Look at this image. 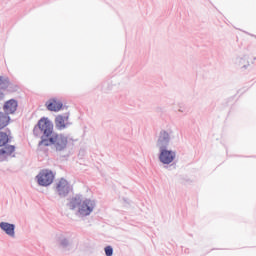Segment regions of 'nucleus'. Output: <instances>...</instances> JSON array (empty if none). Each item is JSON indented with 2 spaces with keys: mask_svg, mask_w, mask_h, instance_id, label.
<instances>
[{
  "mask_svg": "<svg viewBox=\"0 0 256 256\" xmlns=\"http://www.w3.org/2000/svg\"><path fill=\"white\" fill-rule=\"evenodd\" d=\"M35 137H40L39 147H52L57 153L67 149L69 139L63 134L53 132V122L47 118H41L33 129Z\"/></svg>",
  "mask_w": 256,
  "mask_h": 256,
  "instance_id": "obj_1",
  "label": "nucleus"
},
{
  "mask_svg": "<svg viewBox=\"0 0 256 256\" xmlns=\"http://www.w3.org/2000/svg\"><path fill=\"white\" fill-rule=\"evenodd\" d=\"M67 207L71 211L76 210L75 215L77 217H89L97 207V203L89 198L83 200V195L76 194L68 200Z\"/></svg>",
  "mask_w": 256,
  "mask_h": 256,
  "instance_id": "obj_2",
  "label": "nucleus"
},
{
  "mask_svg": "<svg viewBox=\"0 0 256 256\" xmlns=\"http://www.w3.org/2000/svg\"><path fill=\"white\" fill-rule=\"evenodd\" d=\"M171 139H175L173 130H161L156 140V148L158 150L167 149L169 143H171Z\"/></svg>",
  "mask_w": 256,
  "mask_h": 256,
  "instance_id": "obj_3",
  "label": "nucleus"
},
{
  "mask_svg": "<svg viewBox=\"0 0 256 256\" xmlns=\"http://www.w3.org/2000/svg\"><path fill=\"white\" fill-rule=\"evenodd\" d=\"M55 179V175L53 174V171L44 169L39 172V174L36 176V181L40 187H49L53 183Z\"/></svg>",
  "mask_w": 256,
  "mask_h": 256,
  "instance_id": "obj_4",
  "label": "nucleus"
},
{
  "mask_svg": "<svg viewBox=\"0 0 256 256\" xmlns=\"http://www.w3.org/2000/svg\"><path fill=\"white\" fill-rule=\"evenodd\" d=\"M158 151V160L160 163H162V165H171V163L177 159V152L175 150L162 148Z\"/></svg>",
  "mask_w": 256,
  "mask_h": 256,
  "instance_id": "obj_5",
  "label": "nucleus"
},
{
  "mask_svg": "<svg viewBox=\"0 0 256 256\" xmlns=\"http://www.w3.org/2000/svg\"><path fill=\"white\" fill-rule=\"evenodd\" d=\"M73 191V186L69 184V181H67L65 178H61L56 183V193L61 198L64 199Z\"/></svg>",
  "mask_w": 256,
  "mask_h": 256,
  "instance_id": "obj_6",
  "label": "nucleus"
},
{
  "mask_svg": "<svg viewBox=\"0 0 256 256\" xmlns=\"http://www.w3.org/2000/svg\"><path fill=\"white\" fill-rule=\"evenodd\" d=\"M56 242L62 249H69L73 245V232H60L56 235Z\"/></svg>",
  "mask_w": 256,
  "mask_h": 256,
  "instance_id": "obj_7",
  "label": "nucleus"
},
{
  "mask_svg": "<svg viewBox=\"0 0 256 256\" xmlns=\"http://www.w3.org/2000/svg\"><path fill=\"white\" fill-rule=\"evenodd\" d=\"M15 158V145L6 144L0 147V161H9Z\"/></svg>",
  "mask_w": 256,
  "mask_h": 256,
  "instance_id": "obj_8",
  "label": "nucleus"
},
{
  "mask_svg": "<svg viewBox=\"0 0 256 256\" xmlns=\"http://www.w3.org/2000/svg\"><path fill=\"white\" fill-rule=\"evenodd\" d=\"M69 121V114L65 115H58L55 118V127L58 129V131H63V129H67L71 123L67 122Z\"/></svg>",
  "mask_w": 256,
  "mask_h": 256,
  "instance_id": "obj_9",
  "label": "nucleus"
},
{
  "mask_svg": "<svg viewBox=\"0 0 256 256\" xmlns=\"http://www.w3.org/2000/svg\"><path fill=\"white\" fill-rule=\"evenodd\" d=\"M17 107H19V102L15 99H10L4 103L3 111L5 115H14L17 111Z\"/></svg>",
  "mask_w": 256,
  "mask_h": 256,
  "instance_id": "obj_10",
  "label": "nucleus"
},
{
  "mask_svg": "<svg viewBox=\"0 0 256 256\" xmlns=\"http://www.w3.org/2000/svg\"><path fill=\"white\" fill-rule=\"evenodd\" d=\"M0 229L4 231L8 237L15 239V224L9 222H0Z\"/></svg>",
  "mask_w": 256,
  "mask_h": 256,
  "instance_id": "obj_11",
  "label": "nucleus"
},
{
  "mask_svg": "<svg viewBox=\"0 0 256 256\" xmlns=\"http://www.w3.org/2000/svg\"><path fill=\"white\" fill-rule=\"evenodd\" d=\"M46 107L48 111H61L63 108V102L57 100V98H52L48 102H46Z\"/></svg>",
  "mask_w": 256,
  "mask_h": 256,
  "instance_id": "obj_12",
  "label": "nucleus"
},
{
  "mask_svg": "<svg viewBox=\"0 0 256 256\" xmlns=\"http://www.w3.org/2000/svg\"><path fill=\"white\" fill-rule=\"evenodd\" d=\"M233 63L236 67H240V69H247L249 67V58L246 55L237 56L234 58Z\"/></svg>",
  "mask_w": 256,
  "mask_h": 256,
  "instance_id": "obj_13",
  "label": "nucleus"
},
{
  "mask_svg": "<svg viewBox=\"0 0 256 256\" xmlns=\"http://www.w3.org/2000/svg\"><path fill=\"white\" fill-rule=\"evenodd\" d=\"M9 121L11 118L5 112H0V130L5 129L9 125Z\"/></svg>",
  "mask_w": 256,
  "mask_h": 256,
  "instance_id": "obj_14",
  "label": "nucleus"
},
{
  "mask_svg": "<svg viewBox=\"0 0 256 256\" xmlns=\"http://www.w3.org/2000/svg\"><path fill=\"white\" fill-rule=\"evenodd\" d=\"M11 85V82L9 81V77L7 76H0V89H8Z\"/></svg>",
  "mask_w": 256,
  "mask_h": 256,
  "instance_id": "obj_15",
  "label": "nucleus"
},
{
  "mask_svg": "<svg viewBox=\"0 0 256 256\" xmlns=\"http://www.w3.org/2000/svg\"><path fill=\"white\" fill-rule=\"evenodd\" d=\"M11 139H9V134L7 132H0V147L7 145Z\"/></svg>",
  "mask_w": 256,
  "mask_h": 256,
  "instance_id": "obj_16",
  "label": "nucleus"
},
{
  "mask_svg": "<svg viewBox=\"0 0 256 256\" xmlns=\"http://www.w3.org/2000/svg\"><path fill=\"white\" fill-rule=\"evenodd\" d=\"M104 251H105V255L106 256H113V247L111 246H106L104 248Z\"/></svg>",
  "mask_w": 256,
  "mask_h": 256,
  "instance_id": "obj_17",
  "label": "nucleus"
},
{
  "mask_svg": "<svg viewBox=\"0 0 256 256\" xmlns=\"http://www.w3.org/2000/svg\"><path fill=\"white\" fill-rule=\"evenodd\" d=\"M3 97H5V94H3V92L0 91V101L1 99H3Z\"/></svg>",
  "mask_w": 256,
  "mask_h": 256,
  "instance_id": "obj_18",
  "label": "nucleus"
},
{
  "mask_svg": "<svg viewBox=\"0 0 256 256\" xmlns=\"http://www.w3.org/2000/svg\"><path fill=\"white\" fill-rule=\"evenodd\" d=\"M178 111H179V113H183V109H181V108Z\"/></svg>",
  "mask_w": 256,
  "mask_h": 256,
  "instance_id": "obj_19",
  "label": "nucleus"
}]
</instances>
